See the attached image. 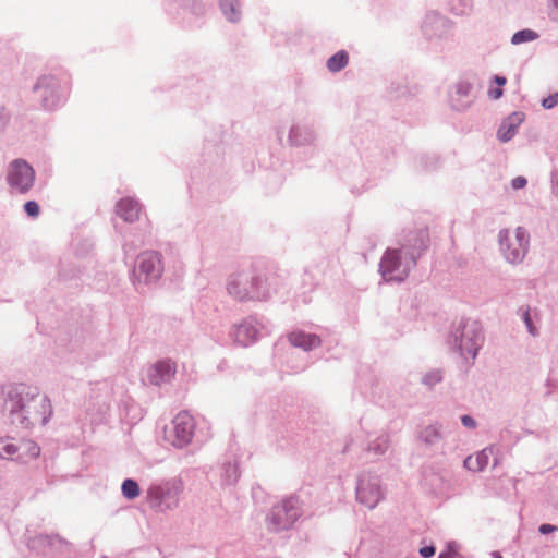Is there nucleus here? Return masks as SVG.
Segmentation results:
<instances>
[{
  "label": "nucleus",
  "mask_w": 558,
  "mask_h": 558,
  "mask_svg": "<svg viewBox=\"0 0 558 558\" xmlns=\"http://www.w3.org/2000/svg\"><path fill=\"white\" fill-rule=\"evenodd\" d=\"M4 407L12 422L24 427L45 424L51 415L48 398L37 388L24 384L9 390Z\"/></svg>",
  "instance_id": "obj_1"
},
{
  "label": "nucleus",
  "mask_w": 558,
  "mask_h": 558,
  "mask_svg": "<svg viewBox=\"0 0 558 558\" xmlns=\"http://www.w3.org/2000/svg\"><path fill=\"white\" fill-rule=\"evenodd\" d=\"M270 277L256 270L241 271L230 277L227 290L239 301H263L271 291Z\"/></svg>",
  "instance_id": "obj_2"
},
{
  "label": "nucleus",
  "mask_w": 558,
  "mask_h": 558,
  "mask_svg": "<svg viewBox=\"0 0 558 558\" xmlns=\"http://www.w3.org/2000/svg\"><path fill=\"white\" fill-rule=\"evenodd\" d=\"M40 454L39 446L29 439H16L14 437L0 438V457L2 459L28 462Z\"/></svg>",
  "instance_id": "obj_3"
},
{
  "label": "nucleus",
  "mask_w": 558,
  "mask_h": 558,
  "mask_svg": "<svg viewBox=\"0 0 558 558\" xmlns=\"http://www.w3.org/2000/svg\"><path fill=\"white\" fill-rule=\"evenodd\" d=\"M499 239L501 251L507 260L515 264L523 259L529 245V234L523 228L519 227L513 232L504 230L500 232Z\"/></svg>",
  "instance_id": "obj_4"
},
{
  "label": "nucleus",
  "mask_w": 558,
  "mask_h": 558,
  "mask_svg": "<svg viewBox=\"0 0 558 558\" xmlns=\"http://www.w3.org/2000/svg\"><path fill=\"white\" fill-rule=\"evenodd\" d=\"M301 515V504L298 498L290 497L276 505L269 515L272 531L289 529Z\"/></svg>",
  "instance_id": "obj_5"
},
{
  "label": "nucleus",
  "mask_w": 558,
  "mask_h": 558,
  "mask_svg": "<svg viewBox=\"0 0 558 558\" xmlns=\"http://www.w3.org/2000/svg\"><path fill=\"white\" fill-rule=\"evenodd\" d=\"M415 264L413 258L403 260L401 252L388 250L380 263L383 278L387 281H402L409 274L410 267Z\"/></svg>",
  "instance_id": "obj_6"
},
{
  "label": "nucleus",
  "mask_w": 558,
  "mask_h": 558,
  "mask_svg": "<svg viewBox=\"0 0 558 558\" xmlns=\"http://www.w3.org/2000/svg\"><path fill=\"white\" fill-rule=\"evenodd\" d=\"M7 179L10 186L26 193L34 184L35 171L25 160L16 159L10 163Z\"/></svg>",
  "instance_id": "obj_7"
},
{
  "label": "nucleus",
  "mask_w": 558,
  "mask_h": 558,
  "mask_svg": "<svg viewBox=\"0 0 558 558\" xmlns=\"http://www.w3.org/2000/svg\"><path fill=\"white\" fill-rule=\"evenodd\" d=\"M193 430V417L186 412H181L172 421V427L168 432V440L174 447H183L191 441Z\"/></svg>",
  "instance_id": "obj_8"
},
{
  "label": "nucleus",
  "mask_w": 558,
  "mask_h": 558,
  "mask_svg": "<svg viewBox=\"0 0 558 558\" xmlns=\"http://www.w3.org/2000/svg\"><path fill=\"white\" fill-rule=\"evenodd\" d=\"M162 274L161 258L157 253L146 252L138 257V265L135 270L136 279L140 282L148 283L160 278Z\"/></svg>",
  "instance_id": "obj_9"
},
{
  "label": "nucleus",
  "mask_w": 558,
  "mask_h": 558,
  "mask_svg": "<svg viewBox=\"0 0 558 558\" xmlns=\"http://www.w3.org/2000/svg\"><path fill=\"white\" fill-rule=\"evenodd\" d=\"M460 330L459 338L456 336L460 351L475 356L481 342L480 328L473 323L463 324Z\"/></svg>",
  "instance_id": "obj_10"
},
{
  "label": "nucleus",
  "mask_w": 558,
  "mask_h": 558,
  "mask_svg": "<svg viewBox=\"0 0 558 558\" xmlns=\"http://www.w3.org/2000/svg\"><path fill=\"white\" fill-rule=\"evenodd\" d=\"M175 374V366L170 361H160L149 371V380L154 385L169 381Z\"/></svg>",
  "instance_id": "obj_11"
},
{
  "label": "nucleus",
  "mask_w": 558,
  "mask_h": 558,
  "mask_svg": "<svg viewBox=\"0 0 558 558\" xmlns=\"http://www.w3.org/2000/svg\"><path fill=\"white\" fill-rule=\"evenodd\" d=\"M524 120V113L522 112H513L510 116H508L502 123L500 124L498 129V138L501 142H508L511 140L514 134L517 133V130L519 125Z\"/></svg>",
  "instance_id": "obj_12"
},
{
  "label": "nucleus",
  "mask_w": 558,
  "mask_h": 558,
  "mask_svg": "<svg viewBox=\"0 0 558 558\" xmlns=\"http://www.w3.org/2000/svg\"><path fill=\"white\" fill-rule=\"evenodd\" d=\"M117 214L128 222H134L140 218L141 205L137 201L125 197L117 204Z\"/></svg>",
  "instance_id": "obj_13"
},
{
  "label": "nucleus",
  "mask_w": 558,
  "mask_h": 558,
  "mask_svg": "<svg viewBox=\"0 0 558 558\" xmlns=\"http://www.w3.org/2000/svg\"><path fill=\"white\" fill-rule=\"evenodd\" d=\"M289 341L292 345L311 350L319 345L320 340L316 335L305 333L303 331H293L289 335Z\"/></svg>",
  "instance_id": "obj_14"
},
{
  "label": "nucleus",
  "mask_w": 558,
  "mask_h": 558,
  "mask_svg": "<svg viewBox=\"0 0 558 558\" xmlns=\"http://www.w3.org/2000/svg\"><path fill=\"white\" fill-rule=\"evenodd\" d=\"M356 494L359 500L366 505L368 508L375 507L380 498V492L378 487L368 488L365 486L363 481L360 482Z\"/></svg>",
  "instance_id": "obj_15"
},
{
  "label": "nucleus",
  "mask_w": 558,
  "mask_h": 558,
  "mask_svg": "<svg viewBox=\"0 0 558 558\" xmlns=\"http://www.w3.org/2000/svg\"><path fill=\"white\" fill-rule=\"evenodd\" d=\"M490 451L484 449L475 454L469 456L464 460V466L472 472L484 470L489 463Z\"/></svg>",
  "instance_id": "obj_16"
},
{
  "label": "nucleus",
  "mask_w": 558,
  "mask_h": 558,
  "mask_svg": "<svg viewBox=\"0 0 558 558\" xmlns=\"http://www.w3.org/2000/svg\"><path fill=\"white\" fill-rule=\"evenodd\" d=\"M257 329L250 324H242L236 327L235 338L244 345L253 342L256 339Z\"/></svg>",
  "instance_id": "obj_17"
},
{
  "label": "nucleus",
  "mask_w": 558,
  "mask_h": 558,
  "mask_svg": "<svg viewBox=\"0 0 558 558\" xmlns=\"http://www.w3.org/2000/svg\"><path fill=\"white\" fill-rule=\"evenodd\" d=\"M349 62V54L347 51L341 50L331 56L327 61V68L330 72H338L347 66Z\"/></svg>",
  "instance_id": "obj_18"
},
{
  "label": "nucleus",
  "mask_w": 558,
  "mask_h": 558,
  "mask_svg": "<svg viewBox=\"0 0 558 558\" xmlns=\"http://www.w3.org/2000/svg\"><path fill=\"white\" fill-rule=\"evenodd\" d=\"M220 5L223 14L232 22L236 21L240 15V5L238 0H221Z\"/></svg>",
  "instance_id": "obj_19"
},
{
  "label": "nucleus",
  "mask_w": 558,
  "mask_h": 558,
  "mask_svg": "<svg viewBox=\"0 0 558 558\" xmlns=\"http://www.w3.org/2000/svg\"><path fill=\"white\" fill-rule=\"evenodd\" d=\"M140 493L138 484L135 481L128 478L122 483V494L125 498L134 499L140 496Z\"/></svg>",
  "instance_id": "obj_20"
},
{
  "label": "nucleus",
  "mask_w": 558,
  "mask_h": 558,
  "mask_svg": "<svg viewBox=\"0 0 558 558\" xmlns=\"http://www.w3.org/2000/svg\"><path fill=\"white\" fill-rule=\"evenodd\" d=\"M537 37H538V35L536 32H534L532 29H523V31L517 32L512 36L511 41L514 45H519L522 43L532 41V40L536 39Z\"/></svg>",
  "instance_id": "obj_21"
},
{
  "label": "nucleus",
  "mask_w": 558,
  "mask_h": 558,
  "mask_svg": "<svg viewBox=\"0 0 558 558\" xmlns=\"http://www.w3.org/2000/svg\"><path fill=\"white\" fill-rule=\"evenodd\" d=\"M494 82L498 85V87L494 88V87H490L488 89V96L490 99L493 100H497L499 99L501 96H502V89L500 88L501 86H504L506 83H507V80L506 77L504 76H498L496 75L494 77Z\"/></svg>",
  "instance_id": "obj_22"
},
{
  "label": "nucleus",
  "mask_w": 558,
  "mask_h": 558,
  "mask_svg": "<svg viewBox=\"0 0 558 558\" xmlns=\"http://www.w3.org/2000/svg\"><path fill=\"white\" fill-rule=\"evenodd\" d=\"M24 210L29 217L33 218H36L40 213L39 205L35 201L26 202L24 205Z\"/></svg>",
  "instance_id": "obj_23"
},
{
  "label": "nucleus",
  "mask_w": 558,
  "mask_h": 558,
  "mask_svg": "<svg viewBox=\"0 0 558 558\" xmlns=\"http://www.w3.org/2000/svg\"><path fill=\"white\" fill-rule=\"evenodd\" d=\"M523 319H524V323H525V325H526V327H527L529 332H530L533 337H535V336L537 335V329H536V327H535V326L533 325V323H532V319H531V315H530V311H529V310H526V311L524 312V314H523Z\"/></svg>",
  "instance_id": "obj_24"
},
{
  "label": "nucleus",
  "mask_w": 558,
  "mask_h": 558,
  "mask_svg": "<svg viewBox=\"0 0 558 558\" xmlns=\"http://www.w3.org/2000/svg\"><path fill=\"white\" fill-rule=\"evenodd\" d=\"M523 319H524V323H525V325H526V327H527L529 332H530L533 337H535V336L537 335V329H536V327H535V326L533 325V323H532V319H531V315H530V311H529V310H526V311L524 312V314H523Z\"/></svg>",
  "instance_id": "obj_25"
},
{
  "label": "nucleus",
  "mask_w": 558,
  "mask_h": 558,
  "mask_svg": "<svg viewBox=\"0 0 558 558\" xmlns=\"http://www.w3.org/2000/svg\"><path fill=\"white\" fill-rule=\"evenodd\" d=\"M439 437V432L434 427H427L424 432V439L426 442H433L434 439Z\"/></svg>",
  "instance_id": "obj_26"
},
{
  "label": "nucleus",
  "mask_w": 558,
  "mask_h": 558,
  "mask_svg": "<svg viewBox=\"0 0 558 558\" xmlns=\"http://www.w3.org/2000/svg\"><path fill=\"white\" fill-rule=\"evenodd\" d=\"M542 105L546 109L554 108L556 105H558V94H553L547 98L543 99Z\"/></svg>",
  "instance_id": "obj_27"
},
{
  "label": "nucleus",
  "mask_w": 558,
  "mask_h": 558,
  "mask_svg": "<svg viewBox=\"0 0 558 558\" xmlns=\"http://www.w3.org/2000/svg\"><path fill=\"white\" fill-rule=\"evenodd\" d=\"M549 14L553 20L558 21V0H549Z\"/></svg>",
  "instance_id": "obj_28"
},
{
  "label": "nucleus",
  "mask_w": 558,
  "mask_h": 558,
  "mask_svg": "<svg viewBox=\"0 0 558 558\" xmlns=\"http://www.w3.org/2000/svg\"><path fill=\"white\" fill-rule=\"evenodd\" d=\"M420 554L423 558H430L435 555V547L434 546H425L420 549Z\"/></svg>",
  "instance_id": "obj_29"
},
{
  "label": "nucleus",
  "mask_w": 558,
  "mask_h": 558,
  "mask_svg": "<svg viewBox=\"0 0 558 558\" xmlns=\"http://www.w3.org/2000/svg\"><path fill=\"white\" fill-rule=\"evenodd\" d=\"M526 185V179L523 177H517L512 180V187L515 190L522 189Z\"/></svg>",
  "instance_id": "obj_30"
},
{
  "label": "nucleus",
  "mask_w": 558,
  "mask_h": 558,
  "mask_svg": "<svg viewBox=\"0 0 558 558\" xmlns=\"http://www.w3.org/2000/svg\"><path fill=\"white\" fill-rule=\"evenodd\" d=\"M461 421H462V424L469 428H474L476 425L475 421L469 415H463Z\"/></svg>",
  "instance_id": "obj_31"
},
{
  "label": "nucleus",
  "mask_w": 558,
  "mask_h": 558,
  "mask_svg": "<svg viewBox=\"0 0 558 558\" xmlns=\"http://www.w3.org/2000/svg\"><path fill=\"white\" fill-rule=\"evenodd\" d=\"M554 530H555V526L549 525V524H542V525L539 526V532H541L542 534L550 533V532H553Z\"/></svg>",
  "instance_id": "obj_32"
},
{
  "label": "nucleus",
  "mask_w": 558,
  "mask_h": 558,
  "mask_svg": "<svg viewBox=\"0 0 558 558\" xmlns=\"http://www.w3.org/2000/svg\"><path fill=\"white\" fill-rule=\"evenodd\" d=\"M438 558H458V555L454 551H447L441 553Z\"/></svg>",
  "instance_id": "obj_33"
},
{
  "label": "nucleus",
  "mask_w": 558,
  "mask_h": 558,
  "mask_svg": "<svg viewBox=\"0 0 558 558\" xmlns=\"http://www.w3.org/2000/svg\"><path fill=\"white\" fill-rule=\"evenodd\" d=\"M439 380H440V376H438V375H437V376L435 377V381H439Z\"/></svg>",
  "instance_id": "obj_34"
},
{
  "label": "nucleus",
  "mask_w": 558,
  "mask_h": 558,
  "mask_svg": "<svg viewBox=\"0 0 558 558\" xmlns=\"http://www.w3.org/2000/svg\"><path fill=\"white\" fill-rule=\"evenodd\" d=\"M497 558H501L500 556H498Z\"/></svg>",
  "instance_id": "obj_35"
}]
</instances>
